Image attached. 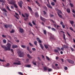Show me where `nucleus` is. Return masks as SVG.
I'll return each instance as SVG.
<instances>
[{"label": "nucleus", "instance_id": "obj_42", "mask_svg": "<svg viewBox=\"0 0 75 75\" xmlns=\"http://www.w3.org/2000/svg\"><path fill=\"white\" fill-rule=\"evenodd\" d=\"M29 25L31 27H33V25H32V24H31V23H29Z\"/></svg>", "mask_w": 75, "mask_h": 75}, {"label": "nucleus", "instance_id": "obj_4", "mask_svg": "<svg viewBox=\"0 0 75 75\" xmlns=\"http://www.w3.org/2000/svg\"><path fill=\"white\" fill-rule=\"evenodd\" d=\"M43 68L44 71H46L47 70H48V72H51L52 71V69L47 67H44Z\"/></svg>", "mask_w": 75, "mask_h": 75}, {"label": "nucleus", "instance_id": "obj_15", "mask_svg": "<svg viewBox=\"0 0 75 75\" xmlns=\"http://www.w3.org/2000/svg\"><path fill=\"white\" fill-rule=\"evenodd\" d=\"M57 49L58 50H57V53H58V54H59V52H58V51H61V49L59 47H57Z\"/></svg>", "mask_w": 75, "mask_h": 75}, {"label": "nucleus", "instance_id": "obj_33", "mask_svg": "<svg viewBox=\"0 0 75 75\" xmlns=\"http://www.w3.org/2000/svg\"><path fill=\"white\" fill-rule=\"evenodd\" d=\"M32 63L34 65H37V64H36V62H32Z\"/></svg>", "mask_w": 75, "mask_h": 75}, {"label": "nucleus", "instance_id": "obj_62", "mask_svg": "<svg viewBox=\"0 0 75 75\" xmlns=\"http://www.w3.org/2000/svg\"><path fill=\"white\" fill-rule=\"evenodd\" d=\"M32 50H33V51H35V48H32Z\"/></svg>", "mask_w": 75, "mask_h": 75}, {"label": "nucleus", "instance_id": "obj_28", "mask_svg": "<svg viewBox=\"0 0 75 75\" xmlns=\"http://www.w3.org/2000/svg\"><path fill=\"white\" fill-rule=\"evenodd\" d=\"M63 38H64V40H66V38H65V34H63Z\"/></svg>", "mask_w": 75, "mask_h": 75}, {"label": "nucleus", "instance_id": "obj_24", "mask_svg": "<svg viewBox=\"0 0 75 75\" xmlns=\"http://www.w3.org/2000/svg\"><path fill=\"white\" fill-rule=\"evenodd\" d=\"M58 15L59 17H60V18H62V15H61L59 14H58Z\"/></svg>", "mask_w": 75, "mask_h": 75}, {"label": "nucleus", "instance_id": "obj_43", "mask_svg": "<svg viewBox=\"0 0 75 75\" xmlns=\"http://www.w3.org/2000/svg\"><path fill=\"white\" fill-rule=\"evenodd\" d=\"M67 48V47H62L61 48V50L62 51H63L64 50V48Z\"/></svg>", "mask_w": 75, "mask_h": 75}, {"label": "nucleus", "instance_id": "obj_1", "mask_svg": "<svg viewBox=\"0 0 75 75\" xmlns=\"http://www.w3.org/2000/svg\"><path fill=\"white\" fill-rule=\"evenodd\" d=\"M4 50V51H10L11 50V51L12 52V54H14V51L13 49L10 50V47H3Z\"/></svg>", "mask_w": 75, "mask_h": 75}, {"label": "nucleus", "instance_id": "obj_22", "mask_svg": "<svg viewBox=\"0 0 75 75\" xmlns=\"http://www.w3.org/2000/svg\"><path fill=\"white\" fill-rule=\"evenodd\" d=\"M28 57L29 58H32V57L30 56V55L29 54H27Z\"/></svg>", "mask_w": 75, "mask_h": 75}, {"label": "nucleus", "instance_id": "obj_40", "mask_svg": "<svg viewBox=\"0 0 75 75\" xmlns=\"http://www.w3.org/2000/svg\"><path fill=\"white\" fill-rule=\"evenodd\" d=\"M29 44L30 45V46H31V47H33V44H32L31 43L29 42Z\"/></svg>", "mask_w": 75, "mask_h": 75}, {"label": "nucleus", "instance_id": "obj_45", "mask_svg": "<svg viewBox=\"0 0 75 75\" xmlns=\"http://www.w3.org/2000/svg\"><path fill=\"white\" fill-rule=\"evenodd\" d=\"M50 17H54V15L52 14H50Z\"/></svg>", "mask_w": 75, "mask_h": 75}, {"label": "nucleus", "instance_id": "obj_34", "mask_svg": "<svg viewBox=\"0 0 75 75\" xmlns=\"http://www.w3.org/2000/svg\"><path fill=\"white\" fill-rule=\"evenodd\" d=\"M51 4L52 6H55V3L54 2H52L51 3Z\"/></svg>", "mask_w": 75, "mask_h": 75}, {"label": "nucleus", "instance_id": "obj_10", "mask_svg": "<svg viewBox=\"0 0 75 75\" xmlns=\"http://www.w3.org/2000/svg\"><path fill=\"white\" fill-rule=\"evenodd\" d=\"M57 13L58 14H62V11L61 10H58L57 8Z\"/></svg>", "mask_w": 75, "mask_h": 75}, {"label": "nucleus", "instance_id": "obj_57", "mask_svg": "<svg viewBox=\"0 0 75 75\" xmlns=\"http://www.w3.org/2000/svg\"><path fill=\"white\" fill-rule=\"evenodd\" d=\"M64 69L65 70H67V69H68V68L67 67H65Z\"/></svg>", "mask_w": 75, "mask_h": 75}, {"label": "nucleus", "instance_id": "obj_20", "mask_svg": "<svg viewBox=\"0 0 75 75\" xmlns=\"http://www.w3.org/2000/svg\"><path fill=\"white\" fill-rule=\"evenodd\" d=\"M70 23L72 25H73V24H74V21H70Z\"/></svg>", "mask_w": 75, "mask_h": 75}, {"label": "nucleus", "instance_id": "obj_9", "mask_svg": "<svg viewBox=\"0 0 75 75\" xmlns=\"http://www.w3.org/2000/svg\"><path fill=\"white\" fill-rule=\"evenodd\" d=\"M68 62L70 64H74V62L73 61V60L68 59L67 60Z\"/></svg>", "mask_w": 75, "mask_h": 75}, {"label": "nucleus", "instance_id": "obj_44", "mask_svg": "<svg viewBox=\"0 0 75 75\" xmlns=\"http://www.w3.org/2000/svg\"><path fill=\"white\" fill-rule=\"evenodd\" d=\"M18 74L19 75H23V73L21 72H19L18 73Z\"/></svg>", "mask_w": 75, "mask_h": 75}, {"label": "nucleus", "instance_id": "obj_32", "mask_svg": "<svg viewBox=\"0 0 75 75\" xmlns=\"http://www.w3.org/2000/svg\"><path fill=\"white\" fill-rule=\"evenodd\" d=\"M14 30L12 29V30L10 32L11 33H14Z\"/></svg>", "mask_w": 75, "mask_h": 75}, {"label": "nucleus", "instance_id": "obj_48", "mask_svg": "<svg viewBox=\"0 0 75 75\" xmlns=\"http://www.w3.org/2000/svg\"><path fill=\"white\" fill-rule=\"evenodd\" d=\"M10 65V64L8 63H7V64L6 65V67H8V66H9Z\"/></svg>", "mask_w": 75, "mask_h": 75}, {"label": "nucleus", "instance_id": "obj_60", "mask_svg": "<svg viewBox=\"0 0 75 75\" xmlns=\"http://www.w3.org/2000/svg\"><path fill=\"white\" fill-rule=\"evenodd\" d=\"M43 12L44 13V15H45V14H46L47 13L44 11H43Z\"/></svg>", "mask_w": 75, "mask_h": 75}, {"label": "nucleus", "instance_id": "obj_14", "mask_svg": "<svg viewBox=\"0 0 75 75\" xmlns=\"http://www.w3.org/2000/svg\"><path fill=\"white\" fill-rule=\"evenodd\" d=\"M19 31L21 33H22L24 32V30L23 28H20L19 30Z\"/></svg>", "mask_w": 75, "mask_h": 75}, {"label": "nucleus", "instance_id": "obj_58", "mask_svg": "<svg viewBox=\"0 0 75 75\" xmlns=\"http://www.w3.org/2000/svg\"><path fill=\"white\" fill-rule=\"evenodd\" d=\"M72 11L74 13H75V10L73 9H72Z\"/></svg>", "mask_w": 75, "mask_h": 75}, {"label": "nucleus", "instance_id": "obj_51", "mask_svg": "<svg viewBox=\"0 0 75 75\" xmlns=\"http://www.w3.org/2000/svg\"><path fill=\"white\" fill-rule=\"evenodd\" d=\"M71 50L72 51H74V49L72 47L71 48Z\"/></svg>", "mask_w": 75, "mask_h": 75}, {"label": "nucleus", "instance_id": "obj_37", "mask_svg": "<svg viewBox=\"0 0 75 75\" xmlns=\"http://www.w3.org/2000/svg\"><path fill=\"white\" fill-rule=\"evenodd\" d=\"M3 42L4 43H6L7 41H6V40L4 39L3 40Z\"/></svg>", "mask_w": 75, "mask_h": 75}, {"label": "nucleus", "instance_id": "obj_64", "mask_svg": "<svg viewBox=\"0 0 75 75\" xmlns=\"http://www.w3.org/2000/svg\"><path fill=\"white\" fill-rule=\"evenodd\" d=\"M15 14L16 16H18V14L16 13H15Z\"/></svg>", "mask_w": 75, "mask_h": 75}, {"label": "nucleus", "instance_id": "obj_17", "mask_svg": "<svg viewBox=\"0 0 75 75\" xmlns=\"http://www.w3.org/2000/svg\"><path fill=\"white\" fill-rule=\"evenodd\" d=\"M47 5L48 7H49V8H52V6H51L50 4H47Z\"/></svg>", "mask_w": 75, "mask_h": 75}, {"label": "nucleus", "instance_id": "obj_13", "mask_svg": "<svg viewBox=\"0 0 75 75\" xmlns=\"http://www.w3.org/2000/svg\"><path fill=\"white\" fill-rule=\"evenodd\" d=\"M40 19L41 20H42V21H44V22H45V21H46V20H47L46 19H45L42 17L41 16H40Z\"/></svg>", "mask_w": 75, "mask_h": 75}, {"label": "nucleus", "instance_id": "obj_35", "mask_svg": "<svg viewBox=\"0 0 75 75\" xmlns=\"http://www.w3.org/2000/svg\"><path fill=\"white\" fill-rule=\"evenodd\" d=\"M69 5L70 6H71V7H73V6H74L73 4H71V3H70Z\"/></svg>", "mask_w": 75, "mask_h": 75}, {"label": "nucleus", "instance_id": "obj_54", "mask_svg": "<svg viewBox=\"0 0 75 75\" xmlns=\"http://www.w3.org/2000/svg\"><path fill=\"white\" fill-rule=\"evenodd\" d=\"M0 61H1V62H4V60H1L0 59Z\"/></svg>", "mask_w": 75, "mask_h": 75}, {"label": "nucleus", "instance_id": "obj_27", "mask_svg": "<svg viewBox=\"0 0 75 75\" xmlns=\"http://www.w3.org/2000/svg\"><path fill=\"white\" fill-rule=\"evenodd\" d=\"M35 16L36 17H38V14L36 12L35 13Z\"/></svg>", "mask_w": 75, "mask_h": 75}, {"label": "nucleus", "instance_id": "obj_31", "mask_svg": "<svg viewBox=\"0 0 75 75\" xmlns=\"http://www.w3.org/2000/svg\"><path fill=\"white\" fill-rule=\"evenodd\" d=\"M26 67H28V68H30L31 67V65L30 64H28L26 66Z\"/></svg>", "mask_w": 75, "mask_h": 75}, {"label": "nucleus", "instance_id": "obj_30", "mask_svg": "<svg viewBox=\"0 0 75 75\" xmlns=\"http://www.w3.org/2000/svg\"><path fill=\"white\" fill-rule=\"evenodd\" d=\"M45 47H50V46L48 45H44Z\"/></svg>", "mask_w": 75, "mask_h": 75}, {"label": "nucleus", "instance_id": "obj_3", "mask_svg": "<svg viewBox=\"0 0 75 75\" xmlns=\"http://www.w3.org/2000/svg\"><path fill=\"white\" fill-rule=\"evenodd\" d=\"M15 3H16V1H12L9 2V4H10L14 5V7H15V8H18V6H17V5Z\"/></svg>", "mask_w": 75, "mask_h": 75}, {"label": "nucleus", "instance_id": "obj_63", "mask_svg": "<svg viewBox=\"0 0 75 75\" xmlns=\"http://www.w3.org/2000/svg\"><path fill=\"white\" fill-rule=\"evenodd\" d=\"M21 47H25V46L24 45H21Z\"/></svg>", "mask_w": 75, "mask_h": 75}, {"label": "nucleus", "instance_id": "obj_19", "mask_svg": "<svg viewBox=\"0 0 75 75\" xmlns=\"http://www.w3.org/2000/svg\"><path fill=\"white\" fill-rule=\"evenodd\" d=\"M2 11H4V12H6V13L7 12V11H6V9L5 8H3L2 9Z\"/></svg>", "mask_w": 75, "mask_h": 75}, {"label": "nucleus", "instance_id": "obj_12", "mask_svg": "<svg viewBox=\"0 0 75 75\" xmlns=\"http://www.w3.org/2000/svg\"><path fill=\"white\" fill-rule=\"evenodd\" d=\"M19 5L21 7V8H22V4H23V2L22 1H20V2H18Z\"/></svg>", "mask_w": 75, "mask_h": 75}, {"label": "nucleus", "instance_id": "obj_23", "mask_svg": "<svg viewBox=\"0 0 75 75\" xmlns=\"http://www.w3.org/2000/svg\"><path fill=\"white\" fill-rule=\"evenodd\" d=\"M35 3H36V4H37L38 5V6H39L40 7V4H39L38 2V1H35Z\"/></svg>", "mask_w": 75, "mask_h": 75}, {"label": "nucleus", "instance_id": "obj_52", "mask_svg": "<svg viewBox=\"0 0 75 75\" xmlns=\"http://www.w3.org/2000/svg\"><path fill=\"white\" fill-rule=\"evenodd\" d=\"M2 37H4V38L6 37V35H2Z\"/></svg>", "mask_w": 75, "mask_h": 75}, {"label": "nucleus", "instance_id": "obj_6", "mask_svg": "<svg viewBox=\"0 0 75 75\" xmlns=\"http://www.w3.org/2000/svg\"><path fill=\"white\" fill-rule=\"evenodd\" d=\"M50 39L51 40H55L56 38H55V37L54 35H50Z\"/></svg>", "mask_w": 75, "mask_h": 75}, {"label": "nucleus", "instance_id": "obj_46", "mask_svg": "<svg viewBox=\"0 0 75 75\" xmlns=\"http://www.w3.org/2000/svg\"><path fill=\"white\" fill-rule=\"evenodd\" d=\"M27 50H28V51H30V48H29V47H27Z\"/></svg>", "mask_w": 75, "mask_h": 75}, {"label": "nucleus", "instance_id": "obj_55", "mask_svg": "<svg viewBox=\"0 0 75 75\" xmlns=\"http://www.w3.org/2000/svg\"><path fill=\"white\" fill-rule=\"evenodd\" d=\"M32 23L34 24V25H35V23L34 22V21H33Z\"/></svg>", "mask_w": 75, "mask_h": 75}, {"label": "nucleus", "instance_id": "obj_11", "mask_svg": "<svg viewBox=\"0 0 75 75\" xmlns=\"http://www.w3.org/2000/svg\"><path fill=\"white\" fill-rule=\"evenodd\" d=\"M4 27L5 28H8V27H12V25H5Z\"/></svg>", "mask_w": 75, "mask_h": 75}, {"label": "nucleus", "instance_id": "obj_25", "mask_svg": "<svg viewBox=\"0 0 75 75\" xmlns=\"http://www.w3.org/2000/svg\"><path fill=\"white\" fill-rule=\"evenodd\" d=\"M57 28L58 30H60V29H61V28H60V26H59L58 25H57Z\"/></svg>", "mask_w": 75, "mask_h": 75}, {"label": "nucleus", "instance_id": "obj_50", "mask_svg": "<svg viewBox=\"0 0 75 75\" xmlns=\"http://www.w3.org/2000/svg\"><path fill=\"white\" fill-rule=\"evenodd\" d=\"M62 27L63 28H65V25H62Z\"/></svg>", "mask_w": 75, "mask_h": 75}, {"label": "nucleus", "instance_id": "obj_56", "mask_svg": "<svg viewBox=\"0 0 75 75\" xmlns=\"http://www.w3.org/2000/svg\"><path fill=\"white\" fill-rule=\"evenodd\" d=\"M4 16H7V13H4Z\"/></svg>", "mask_w": 75, "mask_h": 75}, {"label": "nucleus", "instance_id": "obj_61", "mask_svg": "<svg viewBox=\"0 0 75 75\" xmlns=\"http://www.w3.org/2000/svg\"><path fill=\"white\" fill-rule=\"evenodd\" d=\"M46 58L48 59V60H50V58H49V57H48L46 56Z\"/></svg>", "mask_w": 75, "mask_h": 75}, {"label": "nucleus", "instance_id": "obj_29", "mask_svg": "<svg viewBox=\"0 0 75 75\" xmlns=\"http://www.w3.org/2000/svg\"><path fill=\"white\" fill-rule=\"evenodd\" d=\"M34 44L35 45L37 46V41H35L34 42Z\"/></svg>", "mask_w": 75, "mask_h": 75}, {"label": "nucleus", "instance_id": "obj_18", "mask_svg": "<svg viewBox=\"0 0 75 75\" xmlns=\"http://www.w3.org/2000/svg\"><path fill=\"white\" fill-rule=\"evenodd\" d=\"M70 9L69 8L67 9V12L68 13H70Z\"/></svg>", "mask_w": 75, "mask_h": 75}, {"label": "nucleus", "instance_id": "obj_5", "mask_svg": "<svg viewBox=\"0 0 75 75\" xmlns=\"http://www.w3.org/2000/svg\"><path fill=\"white\" fill-rule=\"evenodd\" d=\"M38 41V42L39 43H40L39 44V45H40V46L41 47H42V44H41V42H42L40 40V39L38 38H37L36 39Z\"/></svg>", "mask_w": 75, "mask_h": 75}, {"label": "nucleus", "instance_id": "obj_2", "mask_svg": "<svg viewBox=\"0 0 75 75\" xmlns=\"http://www.w3.org/2000/svg\"><path fill=\"white\" fill-rule=\"evenodd\" d=\"M17 53L18 54V56L20 57H23L24 55V53L23 52H21V51H18L17 52Z\"/></svg>", "mask_w": 75, "mask_h": 75}, {"label": "nucleus", "instance_id": "obj_53", "mask_svg": "<svg viewBox=\"0 0 75 75\" xmlns=\"http://www.w3.org/2000/svg\"><path fill=\"white\" fill-rule=\"evenodd\" d=\"M38 60H39V61H41V58L39 57H38Z\"/></svg>", "mask_w": 75, "mask_h": 75}, {"label": "nucleus", "instance_id": "obj_41", "mask_svg": "<svg viewBox=\"0 0 75 75\" xmlns=\"http://www.w3.org/2000/svg\"><path fill=\"white\" fill-rule=\"evenodd\" d=\"M28 8L29 10H30V11H32V9H31V8H30V7L28 6Z\"/></svg>", "mask_w": 75, "mask_h": 75}, {"label": "nucleus", "instance_id": "obj_47", "mask_svg": "<svg viewBox=\"0 0 75 75\" xmlns=\"http://www.w3.org/2000/svg\"><path fill=\"white\" fill-rule=\"evenodd\" d=\"M50 21H52V23H55V22H54V21L52 20H50Z\"/></svg>", "mask_w": 75, "mask_h": 75}, {"label": "nucleus", "instance_id": "obj_21", "mask_svg": "<svg viewBox=\"0 0 75 75\" xmlns=\"http://www.w3.org/2000/svg\"><path fill=\"white\" fill-rule=\"evenodd\" d=\"M43 33H44V34H45V35H47V31H46V30H44Z\"/></svg>", "mask_w": 75, "mask_h": 75}, {"label": "nucleus", "instance_id": "obj_36", "mask_svg": "<svg viewBox=\"0 0 75 75\" xmlns=\"http://www.w3.org/2000/svg\"><path fill=\"white\" fill-rule=\"evenodd\" d=\"M51 30H52V31H56V30H55V29L54 28H52Z\"/></svg>", "mask_w": 75, "mask_h": 75}, {"label": "nucleus", "instance_id": "obj_38", "mask_svg": "<svg viewBox=\"0 0 75 75\" xmlns=\"http://www.w3.org/2000/svg\"><path fill=\"white\" fill-rule=\"evenodd\" d=\"M6 8L7 9V10H9V11H11V10H10V8H9V7H8V6H6Z\"/></svg>", "mask_w": 75, "mask_h": 75}, {"label": "nucleus", "instance_id": "obj_59", "mask_svg": "<svg viewBox=\"0 0 75 75\" xmlns=\"http://www.w3.org/2000/svg\"><path fill=\"white\" fill-rule=\"evenodd\" d=\"M0 2H2V3H4V1L3 0H0Z\"/></svg>", "mask_w": 75, "mask_h": 75}, {"label": "nucleus", "instance_id": "obj_49", "mask_svg": "<svg viewBox=\"0 0 75 75\" xmlns=\"http://www.w3.org/2000/svg\"><path fill=\"white\" fill-rule=\"evenodd\" d=\"M70 29L72 31H74V30H73V28H72L71 27L70 28Z\"/></svg>", "mask_w": 75, "mask_h": 75}, {"label": "nucleus", "instance_id": "obj_26", "mask_svg": "<svg viewBox=\"0 0 75 75\" xmlns=\"http://www.w3.org/2000/svg\"><path fill=\"white\" fill-rule=\"evenodd\" d=\"M52 68H53V69H56V67H55V66H54V65L52 64Z\"/></svg>", "mask_w": 75, "mask_h": 75}, {"label": "nucleus", "instance_id": "obj_8", "mask_svg": "<svg viewBox=\"0 0 75 75\" xmlns=\"http://www.w3.org/2000/svg\"><path fill=\"white\" fill-rule=\"evenodd\" d=\"M17 62H14L13 63L14 65H21V63H20V61L18 60H17Z\"/></svg>", "mask_w": 75, "mask_h": 75}, {"label": "nucleus", "instance_id": "obj_7", "mask_svg": "<svg viewBox=\"0 0 75 75\" xmlns=\"http://www.w3.org/2000/svg\"><path fill=\"white\" fill-rule=\"evenodd\" d=\"M24 14L25 16H26L27 18H25L24 20L25 21H27V19H28V16H29V15L28 14V13H25Z\"/></svg>", "mask_w": 75, "mask_h": 75}, {"label": "nucleus", "instance_id": "obj_16", "mask_svg": "<svg viewBox=\"0 0 75 75\" xmlns=\"http://www.w3.org/2000/svg\"><path fill=\"white\" fill-rule=\"evenodd\" d=\"M7 47H11V44H10V43H8L7 44Z\"/></svg>", "mask_w": 75, "mask_h": 75}, {"label": "nucleus", "instance_id": "obj_39", "mask_svg": "<svg viewBox=\"0 0 75 75\" xmlns=\"http://www.w3.org/2000/svg\"><path fill=\"white\" fill-rule=\"evenodd\" d=\"M12 47H18V46L16 45H12Z\"/></svg>", "mask_w": 75, "mask_h": 75}]
</instances>
